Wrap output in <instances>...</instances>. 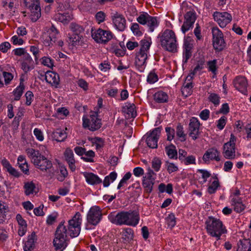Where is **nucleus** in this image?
Segmentation results:
<instances>
[{
    "instance_id": "nucleus-1",
    "label": "nucleus",
    "mask_w": 251,
    "mask_h": 251,
    "mask_svg": "<svg viewBox=\"0 0 251 251\" xmlns=\"http://www.w3.org/2000/svg\"><path fill=\"white\" fill-rule=\"evenodd\" d=\"M81 216L79 212H77L68 221V229L64 225L65 222H61L57 226L55 237L53 243L56 250L61 249L63 251L67 246V234L69 233L72 238L78 236L81 229Z\"/></svg>"
},
{
    "instance_id": "nucleus-2",
    "label": "nucleus",
    "mask_w": 251,
    "mask_h": 251,
    "mask_svg": "<svg viewBox=\"0 0 251 251\" xmlns=\"http://www.w3.org/2000/svg\"><path fill=\"white\" fill-rule=\"evenodd\" d=\"M108 218L111 223L116 225L133 227L139 224L140 219L139 212L135 210L122 211L117 214L115 212H111L108 215Z\"/></svg>"
},
{
    "instance_id": "nucleus-3",
    "label": "nucleus",
    "mask_w": 251,
    "mask_h": 251,
    "mask_svg": "<svg viewBox=\"0 0 251 251\" xmlns=\"http://www.w3.org/2000/svg\"><path fill=\"white\" fill-rule=\"evenodd\" d=\"M205 225L207 234L216 238L217 241L221 239L223 234L227 233V229L223 222L214 217L209 216L205 221Z\"/></svg>"
},
{
    "instance_id": "nucleus-4",
    "label": "nucleus",
    "mask_w": 251,
    "mask_h": 251,
    "mask_svg": "<svg viewBox=\"0 0 251 251\" xmlns=\"http://www.w3.org/2000/svg\"><path fill=\"white\" fill-rule=\"evenodd\" d=\"M161 47L166 50L172 52L177 51V40L175 32L170 29H166L160 37Z\"/></svg>"
},
{
    "instance_id": "nucleus-5",
    "label": "nucleus",
    "mask_w": 251,
    "mask_h": 251,
    "mask_svg": "<svg viewBox=\"0 0 251 251\" xmlns=\"http://www.w3.org/2000/svg\"><path fill=\"white\" fill-rule=\"evenodd\" d=\"M82 121L83 127L92 131L98 130L102 125L101 120L99 117L98 111H90L89 117L83 116Z\"/></svg>"
},
{
    "instance_id": "nucleus-6",
    "label": "nucleus",
    "mask_w": 251,
    "mask_h": 251,
    "mask_svg": "<svg viewBox=\"0 0 251 251\" xmlns=\"http://www.w3.org/2000/svg\"><path fill=\"white\" fill-rule=\"evenodd\" d=\"M60 37L58 30L54 25L46 29L42 34V41L46 46H52L55 44Z\"/></svg>"
},
{
    "instance_id": "nucleus-7",
    "label": "nucleus",
    "mask_w": 251,
    "mask_h": 251,
    "mask_svg": "<svg viewBox=\"0 0 251 251\" xmlns=\"http://www.w3.org/2000/svg\"><path fill=\"white\" fill-rule=\"evenodd\" d=\"M137 21L142 25H147L150 32H153L159 23L156 17L151 16L147 12H142L137 17Z\"/></svg>"
},
{
    "instance_id": "nucleus-8",
    "label": "nucleus",
    "mask_w": 251,
    "mask_h": 251,
    "mask_svg": "<svg viewBox=\"0 0 251 251\" xmlns=\"http://www.w3.org/2000/svg\"><path fill=\"white\" fill-rule=\"evenodd\" d=\"M212 32L214 49L218 51L222 50L226 45L222 32L217 27H214Z\"/></svg>"
},
{
    "instance_id": "nucleus-9",
    "label": "nucleus",
    "mask_w": 251,
    "mask_h": 251,
    "mask_svg": "<svg viewBox=\"0 0 251 251\" xmlns=\"http://www.w3.org/2000/svg\"><path fill=\"white\" fill-rule=\"evenodd\" d=\"M113 34L109 30H105L99 28L96 30H92V37L98 43L106 44L113 38Z\"/></svg>"
},
{
    "instance_id": "nucleus-10",
    "label": "nucleus",
    "mask_w": 251,
    "mask_h": 251,
    "mask_svg": "<svg viewBox=\"0 0 251 251\" xmlns=\"http://www.w3.org/2000/svg\"><path fill=\"white\" fill-rule=\"evenodd\" d=\"M156 174L150 167L147 169V172L143 177L142 184L147 193H151L153 189L155 183Z\"/></svg>"
},
{
    "instance_id": "nucleus-11",
    "label": "nucleus",
    "mask_w": 251,
    "mask_h": 251,
    "mask_svg": "<svg viewBox=\"0 0 251 251\" xmlns=\"http://www.w3.org/2000/svg\"><path fill=\"white\" fill-rule=\"evenodd\" d=\"M102 219V212L98 206H92L87 214V220L88 223L97 226Z\"/></svg>"
},
{
    "instance_id": "nucleus-12",
    "label": "nucleus",
    "mask_w": 251,
    "mask_h": 251,
    "mask_svg": "<svg viewBox=\"0 0 251 251\" xmlns=\"http://www.w3.org/2000/svg\"><path fill=\"white\" fill-rule=\"evenodd\" d=\"M213 17L214 21L221 28L225 27L232 19L231 15L226 12H214L213 14Z\"/></svg>"
},
{
    "instance_id": "nucleus-13",
    "label": "nucleus",
    "mask_w": 251,
    "mask_h": 251,
    "mask_svg": "<svg viewBox=\"0 0 251 251\" xmlns=\"http://www.w3.org/2000/svg\"><path fill=\"white\" fill-rule=\"evenodd\" d=\"M193 41L189 37L185 38L183 45V64L187 63L191 57L193 48Z\"/></svg>"
},
{
    "instance_id": "nucleus-14",
    "label": "nucleus",
    "mask_w": 251,
    "mask_h": 251,
    "mask_svg": "<svg viewBox=\"0 0 251 251\" xmlns=\"http://www.w3.org/2000/svg\"><path fill=\"white\" fill-rule=\"evenodd\" d=\"M161 131V127L155 128L147 136L146 143L149 148H157L158 140L160 137Z\"/></svg>"
},
{
    "instance_id": "nucleus-15",
    "label": "nucleus",
    "mask_w": 251,
    "mask_h": 251,
    "mask_svg": "<svg viewBox=\"0 0 251 251\" xmlns=\"http://www.w3.org/2000/svg\"><path fill=\"white\" fill-rule=\"evenodd\" d=\"M111 20L115 28L120 31H123L126 27V20L124 15L116 12L111 15Z\"/></svg>"
},
{
    "instance_id": "nucleus-16",
    "label": "nucleus",
    "mask_w": 251,
    "mask_h": 251,
    "mask_svg": "<svg viewBox=\"0 0 251 251\" xmlns=\"http://www.w3.org/2000/svg\"><path fill=\"white\" fill-rule=\"evenodd\" d=\"M200 123L197 118L192 117L189 124V135L193 140L198 138L200 134Z\"/></svg>"
},
{
    "instance_id": "nucleus-17",
    "label": "nucleus",
    "mask_w": 251,
    "mask_h": 251,
    "mask_svg": "<svg viewBox=\"0 0 251 251\" xmlns=\"http://www.w3.org/2000/svg\"><path fill=\"white\" fill-rule=\"evenodd\" d=\"M220 152L215 148H212L208 149L202 156V160L205 163L209 162L210 160H216L219 161L220 158L219 157Z\"/></svg>"
},
{
    "instance_id": "nucleus-18",
    "label": "nucleus",
    "mask_w": 251,
    "mask_h": 251,
    "mask_svg": "<svg viewBox=\"0 0 251 251\" xmlns=\"http://www.w3.org/2000/svg\"><path fill=\"white\" fill-rule=\"evenodd\" d=\"M148 54L138 51L136 53L135 65L136 69L140 72H144L146 66Z\"/></svg>"
},
{
    "instance_id": "nucleus-19",
    "label": "nucleus",
    "mask_w": 251,
    "mask_h": 251,
    "mask_svg": "<svg viewBox=\"0 0 251 251\" xmlns=\"http://www.w3.org/2000/svg\"><path fill=\"white\" fill-rule=\"evenodd\" d=\"M34 165L42 172H47L52 167L51 161L44 155H42Z\"/></svg>"
},
{
    "instance_id": "nucleus-20",
    "label": "nucleus",
    "mask_w": 251,
    "mask_h": 251,
    "mask_svg": "<svg viewBox=\"0 0 251 251\" xmlns=\"http://www.w3.org/2000/svg\"><path fill=\"white\" fill-rule=\"evenodd\" d=\"M234 85L237 90L245 94L247 92L248 83L244 76H237L234 80Z\"/></svg>"
},
{
    "instance_id": "nucleus-21",
    "label": "nucleus",
    "mask_w": 251,
    "mask_h": 251,
    "mask_svg": "<svg viewBox=\"0 0 251 251\" xmlns=\"http://www.w3.org/2000/svg\"><path fill=\"white\" fill-rule=\"evenodd\" d=\"M45 79L48 83L55 88L58 87L60 82L59 75L54 72L48 71L45 75Z\"/></svg>"
},
{
    "instance_id": "nucleus-22",
    "label": "nucleus",
    "mask_w": 251,
    "mask_h": 251,
    "mask_svg": "<svg viewBox=\"0 0 251 251\" xmlns=\"http://www.w3.org/2000/svg\"><path fill=\"white\" fill-rule=\"evenodd\" d=\"M64 154L65 160L68 163L69 168L71 171H75L76 169L75 165V161L73 151L70 148H67L66 149Z\"/></svg>"
},
{
    "instance_id": "nucleus-23",
    "label": "nucleus",
    "mask_w": 251,
    "mask_h": 251,
    "mask_svg": "<svg viewBox=\"0 0 251 251\" xmlns=\"http://www.w3.org/2000/svg\"><path fill=\"white\" fill-rule=\"evenodd\" d=\"M122 111L127 118H135L136 115L135 106L134 103L126 102L122 107Z\"/></svg>"
},
{
    "instance_id": "nucleus-24",
    "label": "nucleus",
    "mask_w": 251,
    "mask_h": 251,
    "mask_svg": "<svg viewBox=\"0 0 251 251\" xmlns=\"http://www.w3.org/2000/svg\"><path fill=\"white\" fill-rule=\"evenodd\" d=\"M83 175L86 182L92 185H97L102 182L101 179L96 174L93 173L83 172Z\"/></svg>"
},
{
    "instance_id": "nucleus-25",
    "label": "nucleus",
    "mask_w": 251,
    "mask_h": 251,
    "mask_svg": "<svg viewBox=\"0 0 251 251\" xmlns=\"http://www.w3.org/2000/svg\"><path fill=\"white\" fill-rule=\"evenodd\" d=\"M223 154L224 157L227 159H234L235 158V146L231 144H225L223 146Z\"/></svg>"
},
{
    "instance_id": "nucleus-26",
    "label": "nucleus",
    "mask_w": 251,
    "mask_h": 251,
    "mask_svg": "<svg viewBox=\"0 0 251 251\" xmlns=\"http://www.w3.org/2000/svg\"><path fill=\"white\" fill-rule=\"evenodd\" d=\"M36 240V234L34 232L31 233L25 241L23 249L24 251H31L34 248L35 242Z\"/></svg>"
},
{
    "instance_id": "nucleus-27",
    "label": "nucleus",
    "mask_w": 251,
    "mask_h": 251,
    "mask_svg": "<svg viewBox=\"0 0 251 251\" xmlns=\"http://www.w3.org/2000/svg\"><path fill=\"white\" fill-rule=\"evenodd\" d=\"M50 137L52 140L61 142L65 141L67 135V133L64 130L56 129L51 132Z\"/></svg>"
},
{
    "instance_id": "nucleus-28",
    "label": "nucleus",
    "mask_w": 251,
    "mask_h": 251,
    "mask_svg": "<svg viewBox=\"0 0 251 251\" xmlns=\"http://www.w3.org/2000/svg\"><path fill=\"white\" fill-rule=\"evenodd\" d=\"M230 204L233 207L234 210L237 213L243 212L246 208V205L243 203L241 198H232L230 200Z\"/></svg>"
},
{
    "instance_id": "nucleus-29",
    "label": "nucleus",
    "mask_w": 251,
    "mask_h": 251,
    "mask_svg": "<svg viewBox=\"0 0 251 251\" xmlns=\"http://www.w3.org/2000/svg\"><path fill=\"white\" fill-rule=\"evenodd\" d=\"M27 7L30 11V18L31 20L33 22L37 21L41 16L40 4H36V5Z\"/></svg>"
},
{
    "instance_id": "nucleus-30",
    "label": "nucleus",
    "mask_w": 251,
    "mask_h": 251,
    "mask_svg": "<svg viewBox=\"0 0 251 251\" xmlns=\"http://www.w3.org/2000/svg\"><path fill=\"white\" fill-rule=\"evenodd\" d=\"M237 246V251H251V240L240 239L238 242Z\"/></svg>"
},
{
    "instance_id": "nucleus-31",
    "label": "nucleus",
    "mask_w": 251,
    "mask_h": 251,
    "mask_svg": "<svg viewBox=\"0 0 251 251\" xmlns=\"http://www.w3.org/2000/svg\"><path fill=\"white\" fill-rule=\"evenodd\" d=\"M134 231L129 227L125 228L121 233V238L125 242H130L134 237Z\"/></svg>"
},
{
    "instance_id": "nucleus-32",
    "label": "nucleus",
    "mask_w": 251,
    "mask_h": 251,
    "mask_svg": "<svg viewBox=\"0 0 251 251\" xmlns=\"http://www.w3.org/2000/svg\"><path fill=\"white\" fill-rule=\"evenodd\" d=\"M25 152L28 157L31 160L33 164L40 158L42 155L38 150H36L33 148H28L25 150Z\"/></svg>"
},
{
    "instance_id": "nucleus-33",
    "label": "nucleus",
    "mask_w": 251,
    "mask_h": 251,
    "mask_svg": "<svg viewBox=\"0 0 251 251\" xmlns=\"http://www.w3.org/2000/svg\"><path fill=\"white\" fill-rule=\"evenodd\" d=\"M72 18V15L68 12L57 13L54 16V19L56 21H58L63 24L68 23Z\"/></svg>"
},
{
    "instance_id": "nucleus-34",
    "label": "nucleus",
    "mask_w": 251,
    "mask_h": 251,
    "mask_svg": "<svg viewBox=\"0 0 251 251\" xmlns=\"http://www.w3.org/2000/svg\"><path fill=\"white\" fill-rule=\"evenodd\" d=\"M151 43V37H146L142 39L140 41L141 48L139 51L148 54Z\"/></svg>"
},
{
    "instance_id": "nucleus-35",
    "label": "nucleus",
    "mask_w": 251,
    "mask_h": 251,
    "mask_svg": "<svg viewBox=\"0 0 251 251\" xmlns=\"http://www.w3.org/2000/svg\"><path fill=\"white\" fill-rule=\"evenodd\" d=\"M153 99L156 102L164 103L168 101V96L166 92L159 91L153 95Z\"/></svg>"
},
{
    "instance_id": "nucleus-36",
    "label": "nucleus",
    "mask_w": 251,
    "mask_h": 251,
    "mask_svg": "<svg viewBox=\"0 0 251 251\" xmlns=\"http://www.w3.org/2000/svg\"><path fill=\"white\" fill-rule=\"evenodd\" d=\"M217 61L216 59L210 60L207 62V69L209 72H211L213 74V78L216 77L218 71V67L217 66Z\"/></svg>"
},
{
    "instance_id": "nucleus-37",
    "label": "nucleus",
    "mask_w": 251,
    "mask_h": 251,
    "mask_svg": "<svg viewBox=\"0 0 251 251\" xmlns=\"http://www.w3.org/2000/svg\"><path fill=\"white\" fill-rule=\"evenodd\" d=\"M165 151L170 158H177V152L175 145L171 144L168 146H166L165 147Z\"/></svg>"
},
{
    "instance_id": "nucleus-38",
    "label": "nucleus",
    "mask_w": 251,
    "mask_h": 251,
    "mask_svg": "<svg viewBox=\"0 0 251 251\" xmlns=\"http://www.w3.org/2000/svg\"><path fill=\"white\" fill-rule=\"evenodd\" d=\"M24 89L25 85L23 82H21L19 85L17 87L13 92V95L14 96V100H15L17 101L20 99L21 96L23 95Z\"/></svg>"
},
{
    "instance_id": "nucleus-39",
    "label": "nucleus",
    "mask_w": 251,
    "mask_h": 251,
    "mask_svg": "<svg viewBox=\"0 0 251 251\" xmlns=\"http://www.w3.org/2000/svg\"><path fill=\"white\" fill-rule=\"evenodd\" d=\"M36 187L33 181L26 182L24 184V188L25 189V193L26 196L32 194L35 190Z\"/></svg>"
},
{
    "instance_id": "nucleus-40",
    "label": "nucleus",
    "mask_w": 251,
    "mask_h": 251,
    "mask_svg": "<svg viewBox=\"0 0 251 251\" xmlns=\"http://www.w3.org/2000/svg\"><path fill=\"white\" fill-rule=\"evenodd\" d=\"M176 134L181 142H184L186 139V134L184 133L183 126L178 124L176 128Z\"/></svg>"
},
{
    "instance_id": "nucleus-41",
    "label": "nucleus",
    "mask_w": 251,
    "mask_h": 251,
    "mask_svg": "<svg viewBox=\"0 0 251 251\" xmlns=\"http://www.w3.org/2000/svg\"><path fill=\"white\" fill-rule=\"evenodd\" d=\"M204 62L203 61H198L196 67L194 68L193 72L187 76V79L190 80L193 76L199 71L201 70L204 68Z\"/></svg>"
},
{
    "instance_id": "nucleus-42",
    "label": "nucleus",
    "mask_w": 251,
    "mask_h": 251,
    "mask_svg": "<svg viewBox=\"0 0 251 251\" xmlns=\"http://www.w3.org/2000/svg\"><path fill=\"white\" fill-rule=\"evenodd\" d=\"M209 96L208 97V100L212 102L214 106H217L220 104V96L216 93H208Z\"/></svg>"
},
{
    "instance_id": "nucleus-43",
    "label": "nucleus",
    "mask_w": 251,
    "mask_h": 251,
    "mask_svg": "<svg viewBox=\"0 0 251 251\" xmlns=\"http://www.w3.org/2000/svg\"><path fill=\"white\" fill-rule=\"evenodd\" d=\"M117 176V174L116 172H112L110 173L108 176L105 177L103 182V186L105 187H108L110 184V180H111V182H113L116 179Z\"/></svg>"
},
{
    "instance_id": "nucleus-44",
    "label": "nucleus",
    "mask_w": 251,
    "mask_h": 251,
    "mask_svg": "<svg viewBox=\"0 0 251 251\" xmlns=\"http://www.w3.org/2000/svg\"><path fill=\"white\" fill-rule=\"evenodd\" d=\"M59 172L60 174L57 176L56 178L58 181L62 182L68 175V171L65 166H60L59 167Z\"/></svg>"
},
{
    "instance_id": "nucleus-45",
    "label": "nucleus",
    "mask_w": 251,
    "mask_h": 251,
    "mask_svg": "<svg viewBox=\"0 0 251 251\" xmlns=\"http://www.w3.org/2000/svg\"><path fill=\"white\" fill-rule=\"evenodd\" d=\"M193 84L191 82L186 83L181 88V92L183 96L187 97L191 95L192 93V88H193Z\"/></svg>"
},
{
    "instance_id": "nucleus-46",
    "label": "nucleus",
    "mask_w": 251,
    "mask_h": 251,
    "mask_svg": "<svg viewBox=\"0 0 251 251\" xmlns=\"http://www.w3.org/2000/svg\"><path fill=\"white\" fill-rule=\"evenodd\" d=\"M84 156H82L81 159H82L84 161L87 162H94V160L93 157L95 155V153L94 151L92 150H90L88 151H85L84 154Z\"/></svg>"
},
{
    "instance_id": "nucleus-47",
    "label": "nucleus",
    "mask_w": 251,
    "mask_h": 251,
    "mask_svg": "<svg viewBox=\"0 0 251 251\" xmlns=\"http://www.w3.org/2000/svg\"><path fill=\"white\" fill-rule=\"evenodd\" d=\"M162 162L158 157H154L151 161V167L155 172H158L161 168Z\"/></svg>"
},
{
    "instance_id": "nucleus-48",
    "label": "nucleus",
    "mask_w": 251,
    "mask_h": 251,
    "mask_svg": "<svg viewBox=\"0 0 251 251\" xmlns=\"http://www.w3.org/2000/svg\"><path fill=\"white\" fill-rule=\"evenodd\" d=\"M219 187L220 183L218 178H216V179L212 182L211 184L209 186L208 188V192L210 194H214L216 192L218 188Z\"/></svg>"
},
{
    "instance_id": "nucleus-49",
    "label": "nucleus",
    "mask_w": 251,
    "mask_h": 251,
    "mask_svg": "<svg viewBox=\"0 0 251 251\" xmlns=\"http://www.w3.org/2000/svg\"><path fill=\"white\" fill-rule=\"evenodd\" d=\"M70 28L74 34H79L84 31L83 27L75 23H71Z\"/></svg>"
},
{
    "instance_id": "nucleus-50",
    "label": "nucleus",
    "mask_w": 251,
    "mask_h": 251,
    "mask_svg": "<svg viewBox=\"0 0 251 251\" xmlns=\"http://www.w3.org/2000/svg\"><path fill=\"white\" fill-rule=\"evenodd\" d=\"M196 19V16L195 12L189 11L186 13L185 15V21L194 24Z\"/></svg>"
},
{
    "instance_id": "nucleus-51",
    "label": "nucleus",
    "mask_w": 251,
    "mask_h": 251,
    "mask_svg": "<svg viewBox=\"0 0 251 251\" xmlns=\"http://www.w3.org/2000/svg\"><path fill=\"white\" fill-rule=\"evenodd\" d=\"M111 68L110 63L107 60L103 61L99 66V69L103 72H109Z\"/></svg>"
},
{
    "instance_id": "nucleus-52",
    "label": "nucleus",
    "mask_w": 251,
    "mask_h": 251,
    "mask_svg": "<svg viewBox=\"0 0 251 251\" xmlns=\"http://www.w3.org/2000/svg\"><path fill=\"white\" fill-rule=\"evenodd\" d=\"M181 162L183 163L185 165L196 164V157L193 155L187 156L184 158V159Z\"/></svg>"
},
{
    "instance_id": "nucleus-53",
    "label": "nucleus",
    "mask_w": 251,
    "mask_h": 251,
    "mask_svg": "<svg viewBox=\"0 0 251 251\" xmlns=\"http://www.w3.org/2000/svg\"><path fill=\"white\" fill-rule=\"evenodd\" d=\"M166 221L168 226L171 228L174 227L176 224L175 215L173 213L169 214L168 217L166 218Z\"/></svg>"
},
{
    "instance_id": "nucleus-54",
    "label": "nucleus",
    "mask_w": 251,
    "mask_h": 251,
    "mask_svg": "<svg viewBox=\"0 0 251 251\" xmlns=\"http://www.w3.org/2000/svg\"><path fill=\"white\" fill-rule=\"evenodd\" d=\"M131 174L130 172L126 173L119 183L117 189H120L122 187L124 186L125 184H126L127 180L131 177Z\"/></svg>"
},
{
    "instance_id": "nucleus-55",
    "label": "nucleus",
    "mask_w": 251,
    "mask_h": 251,
    "mask_svg": "<svg viewBox=\"0 0 251 251\" xmlns=\"http://www.w3.org/2000/svg\"><path fill=\"white\" fill-rule=\"evenodd\" d=\"M158 76L157 74L153 71H151L148 75L147 77V81L150 84H153L158 80Z\"/></svg>"
},
{
    "instance_id": "nucleus-56",
    "label": "nucleus",
    "mask_w": 251,
    "mask_h": 251,
    "mask_svg": "<svg viewBox=\"0 0 251 251\" xmlns=\"http://www.w3.org/2000/svg\"><path fill=\"white\" fill-rule=\"evenodd\" d=\"M93 143L95 145L97 150L102 148L104 145L103 139L98 137L93 138Z\"/></svg>"
},
{
    "instance_id": "nucleus-57",
    "label": "nucleus",
    "mask_w": 251,
    "mask_h": 251,
    "mask_svg": "<svg viewBox=\"0 0 251 251\" xmlns=\"http://www.w3.org/2000/svg\"><path fill=\"white\" fill-rule=\"evenodd\" d=\"M53 60L51 59L50 57L44 56L42 58V64L49 68H51L53 67Z\"/></svg>"
},
{
    "instance_id": "nucleus-58",
    "label": "nucleus",
    "mask_w": 251,
    "mask_h": 251,
    "mask_svg": "<svg viewBox=\"0 0 251 251\" xmlns=\"http://www.w3.org/2000/svg\"><path fill=\"white\" fill-rule=\"evenodd\" d=\"M166 166L167 171L169 174L176 172L178 170V167L176 164L173 163H170L169 161L166 162Z\"/></svg>"
},
{
    "instance_id": "nucleus-59",
    "label": "nucleus",
    "mask_w": 251,
    "mask_h": 251,
    "mask_svg": "<svg viewBox=\"0 0 251 251\" xmlns=\"http://www.w3.org/2000/svg\"><path fill=\"white\" fill-rule=\"evenodd\" d=\"M58 217V214L57 213L54 212L50 215H49L47 219L46 222L48 225H51L53 223H54L56 220V219Z\"/></svg>"
},
{
    "instance_id": "nucleus-60",
    "label": "nucleus",
    "mask_w": 251,
    "mask_h": 251,
    "mask_svg": "<svg viewBox=\"0 0 251 251\" xmlns=\"http://www.w3.org/2000/svg\"><path fill=\"white\" fill-rule=\"evenodd\" d=\"M2 74L3 75V76L4 79V82L6 85H7L10 83L11 81L13 78V75L9 73V72H6L4 71H2Z\"/></svg>"
},
{
    "instance_id": "nucleus-61",
    "label": "nucleus",
    "mask_w": 251,
    "mask_h": 251,
    "mask_svg": "<svg viewBox=\"0 0 251 251\" xmlns=\"http://www.w3.org/2000/svg\"><path fill=\"white\" fill-rule=\"evenodd\" d=\"M130 29L134 35L140 36L142 35V32L139 29V25L137 23L132 24Z\"/></svg>"
},
{
    "instance_id": "nucleus-62",
    "label": "nucleus",
    "mask_w": 251,
    "mask_h": 251,
    "mask_svg": "<svg viewBox=\"0 0 251 251\" xmlns=\"http://www.w3.org/2000/svg\"><path fill=\"white\" fill-rule=\"evenodd\" d=\"M165 130L167 135V140L168 141H172L175 137V131L174 129L171 127H166Z\"/></svg>"
},
{
    "instance_id": "nucleus-63",
    "label": "nucleus",
    "mask_w": 251,
    "mask_h": 251,
    "mask_svg": "<svg viewBox=\"0 0 251 251\" xmlns=\"http://www.w3.org/2000/svg\"><path fill=\"white\" fill-rule=\"evenodd\" d=\"M227 118L225 116H222L221 118L217 121V127L220 130H222L226 122Z\"/></svg>"
},
{
    "instance_id": "nucleus-64",
    "label": "nucleus",
    "mask_w": 251,
    "mask_h": 251,
    "mask_svg": "<svg viewBox=\"0 0 251 251\" xmlns=\"http://www.w3.org/2000/svg\"><path fill=\"white\" fill-rule=\"evenodd\" d=\"M33 133L36 139L39 141H43L44 137L42 131L38 128H35L33 130Z\"/></svg>"
}]
</instances>
